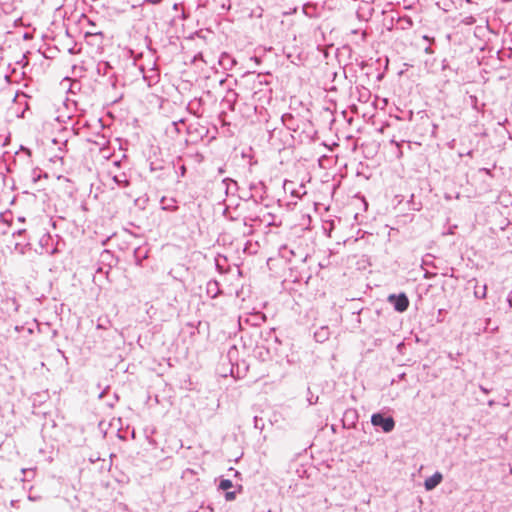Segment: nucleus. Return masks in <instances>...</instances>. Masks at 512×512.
Here are the masks:
<instances>
[{
  "label": "nucleus",
  "mask_w": 512,
  "mask_h": 512,
  "mask_svg": "<svg viewBox=\"0 0 512 512\" xmlns=\"http://www.w3.org/2000/svg\"><path fill=\"white\" fill-rule=\"evenodd\" d=\"M253 88L255 89L253 92L255 102L264 104L271 100L272 89L269 87V82L264 75H257Z\"/></svg>",
  "instance_id": "obj_1"
},
{
  "label": "nucleus",
  "mask_w": 512,
  "mask_h": 512,
  "mask_svg": "<svg viewBox=\"0 0 512 512\" xmlns=\"http://www.w3.org/2000/svg\"><path fill=\"white\" fill-rule=\"evenodd\" d=\"M192 160L196 163H201L204 160V157L201 153H194V154H186L185 156H178L175 160L171 162V165L173 166L172 172H175L177 174V181L179 182V179L184 177L187 172L186 168V160Z\"/></svg>",
  "instance_id": "obj_2"
},
{
  "label": "nucleus",
  "mask_w": 512,
  "mask_h": 512,
  "mask_svg": "<svg viewBox=\"0 0 512 512\" xmlns=\"http://www.w3.org/2000/svg\"><path fill=\"white\" fill-rule=\"evenodd\" d=\"M150 172L154 174L158 180H165L170 177L173 166L171 162H166L162 159H156L150 162Z\"/></svg>",
  "instance_id": "obj_3"
},
{
  "label": "nucleus",
  "mask_w": 512,
  "mask_h": 512,
  "mask_svg": "<svg viewBox=\"0 0 512 512\" xmlns=\"http://www.w3.org/2000/svg\"><path fill=\"white\" fill-rule=\"evenodd\" d=\"M373 426L381 427L385 433L391 432L395 427V421L391 416L384 417L381 413H374L371 416Z\"/></svg>",
  "instance_id": "obj_4"
},
{
  "label": "nucleus",
  "mask_w": 512,
  "mask_h": 512,
  "mask_svg": "<svg viewBox=\"0 0 512 512\" xmlns=\"http://www.w3.org/2000/svg\"><path fill=\"white\" fill-rule=\"evenodd\" d=\"M85 23L88 25V28L84 31V38L87 43H91L89 38H97L100 42L103 41L104 34L102 31L96 28V24L92 22L86 15H82L81 24L84 26Z\"/></svg>",
  "instance_id": "obj_5"
},
{
  "label": "nucleus",
  "mask_w": 512,
  "mask_h": 512,
  "mask_svg": "<svg viewBox=\"0 0 512 512\" xmlns=\"http://www.w3.org/2000/svg\"><path fill=\"white\" fill-rule=\"evenodd\" d=\"M250 196L255 203L262 202L266 196V185L262 181L251 182L249 184Z\"/></svg>",
  "instance_id": "obj_6"
},
{
  "label": "nucleus",
  "mask_w": 512,
  "mask_h": 512,
  "mask_svg": "<svg viewBox=\"0 0 512 512\" xmlns=\"http://www.w3.org/2000/svg\"><path fill=\"white\" fill-rule=\"evenodd\" d=\"M388 302L393 305L394 309L397 312H404L409 307V299L405 293H400L398 295L391 294L388 296Z\"/></svg>",
  "instance_id": "obj_7"
},
{
  "label": "nucleus",
  "mask_w": 512,
  "mask_h": 512,
  "mask_svg": "<svg viewBox=\"0 0 512 512\" xmlns=\"http://www.w3.org/2000/svg\"><path fill=\"white\" fill-rule=\"evenodd\" d=\"M285 127L293 132L300 130V124H304V121L294 116L292 113H285L281 118Z\"/></svg>",
  "instance_id": "obj_8"
},
{
  "label": "nucleus",
  "mask_w": 512,
  "mask_h": 512,
  "mask_svg": "<svg viewBox=\"0 0 512 512\" xmlns=\"http://www.w3.org/2000/svg\"><path fill=\"white\" fill-rule=\"evenodd\" d=\"M187 109L191 114L201 117L203 114L202 99L194 98L188 103Z\"/></svg>",
  "instance_id": "obj_9"
},
{
  "label": "nucleus",
  "mask_w": 512,
  "mask_h": 512,
  "mask_svg": "<svg viewBox=\"0 0 512 512\" xmlns=\"http://www.w3.org/2000/svg\"><path fill=\"white\" fill-rule=\"evenodd\" d=\"M442 479V474L440 472H435L432 476L428 477L425 480V489L428 491L433 490L436 486H438L441 483Z\"/></svg>",
  "instance_id": "obj_10"
},
{
  "label": "nucleus",
  "mask_w": 512,
  "mask_h": 512,
  "mask_svg": "<svg viewBox=\"0 0 512 512\" xmlns=\"http://www.w3.org/2000/svg\"><path fill=\"white\" fill-rule=\"evenodd\" d=\"M206 294L214 299L221 294L220 286L218 281L209 280L206 284Z\"/></svg>",
  "instance_id": "obj_11"
},
{
  "label": "nucleus",
  "mask_w": 512,
  "mask_h": 512,
  "mask_svg": "<svg viewBox=\"0 0 512 512\" xmlns=\"http://www.w3.org/2000/svg\"><path fill=\"white\" fill-rule=\"evenodd\" d=\"M161 208L165 211L175 212L178 210L177 201L174 198L162 197Z\"/></svg>",
  "instance_id": "obj_12"
},
{
  "label": "nucleus",
  "mask_w": 512,
  "mask_h": 512,
  "mask_svg": "<svg viewBox=\"0 0 512 512\" xmlns=\"http://www.w3.org/2000/svg\"><path fill=\"white\" fill-rule=\"evenodd\" d=\"M112 179L119 188H125L130 185V181L125 173L115 174Z\"/></svg>",
  "instance_id": "obj_13"
},
{
  "label": "nucleus",
  "mask_w": 512,
  "mask_h": 512,
  "mask_svg": "<svg viewBox=\"0 0 512 512\" xmlns=\"http://www.w3.org/2000/svg\"><path fill=\"white\" fill-rule=\"evenodd\" d=\"M397 25L402 30H408V29L412 28L413 20L411 19V17L405 15V16L399 17V19L397 21Z\"/></svg>",
  "instance_id": "obj_14"
},
{
  "label": "nucleus",
  "mask_w": 512,
  "mask_h": 512,
  "mask_svg": "<svg viewBox=\"0 0 512 512\" xmlns=\"http://www.w3.org/2000/svg\"><path fill=\"white\" fill-rule=\"evenodd\" d=\"M357 419V412L355 410H347L345 413H344V422L346 421H350V423L348 424V427L354 425L355 421ZM344 426H346V423H344Z\"/></svg>",
  "instance_id": "obj_15"
},
{
  "label": "nucleus",
  "mask_w": 512,
  "mask_h": 512,
  "mask_svg": "<svg viewBox=\"0 0 512 512\" xmlns=\"http://www.w3.org/2000/svg\"><path fill=\"white\" fill-rule=\"evenodd\" d=\"M474 295L476 298L485 299L487 295V285L484 284L482 286H475Z\"/></svg>",
  "instance_id": "obj_16"
},
{
  "label": "nucleus",
  "mask_w": 512,
  "mask_h": 512,
  "mask_svg": "<svg viewBox=\"0 0 512 512\" xmlns=\"http://www.w3.org/2000/svg\"><path fill=\"white\" fill-rule=\"evenodd\" d=\"M314 336H315L316 341H318V342L325 341L328 336V328L321 327L320 330L315 332Z\"/></svg>",
  "instance_id": "obj_17"
},
{
  "label": "nucleus",
  "mask_w": 512,
  "mask_h": 512,
  "mask_svg": "<svg viewBox=\"0 0 512 512\" xmlns=\"http://www.w3.org/2000/svg\"><path fill=\"white\" fill-rule=\"evenodd\" d=\"M233 487V483L229 479H222L219 483L218 488L223 491H227L228 489Z\"/></svg>",
  "instance_id": "obj_18"
},
{
  "label": "nucleus",
  "mask_w": 512,
  "mask_h": 512,
  "mask_svg": "<svg viewBox=\"0 0 512 512\" xmlns=\"http://www.w3.org/2000/svg\"><path fill=\"white\" fill-rule=\"evenodd\" d=\"M111 326V322L108 319H98L97 328L98 329H108Z\"/></svg>",
  "instance_id": "obj_19"
},
{
  "label": "nucleus",
  "mask_w": 512,
  "mask_h": 512,
  "mask_svg": "<svg viewBox=\"0 0 512 512\" xmlns=\"http://www.w3.org/2000/svg\"><path fill=\"white\" fill-rule=\"evenodd\" d=\"M390 143H391V144H394V145H395V147H396V152H395L396 157H397V158H401V157H402V155H403L402 150H401V143H400V142H398V141H396L394 138H392V139L390 140Z\"/></svg>",
  "instance_id": "obj_20"
},
{
  "label": "nucleus",
  "mask_w": 512,
  "mask_h": 512,
  "mask_svg": "<svg viewBox=\"0 0 512 512\" xmlns=\"http://www.w3.org/2000/svg\"><path fill=\"white\" fill-rule=\"evenodd\" d=\"M281 254H282V257H285L290 260L288 255H294V252H293V250H289L287 247H283L281 249Z\"/></svg>",
  "instance_id": "obj_21"
},
{
  "label": "nucleus",
  "mask_w": 512,
  "mask_h": 512,
  "mask_svg": "<svg viewBox=\"0 0 512 512\" xmlns=\"http://www.w3.org/2000/svg\"><path fill=\"white\" fill-rule=\"evenodd\" d=\"M236 498V492L235 491H227L225 493V499L227 501H233Z\"/></svg>",
  "instance_id": "obj_22"
},
{
  "label": "nucleus",
  "mask_w": 512,
  "mask_h": 512,
  "mask_svg": "<svg viewBox=\"0 0 512 512\" xmlns=\"http://www.w3.org/2000/svg\"><path fill=\"white\" fill-rule=\"evenodd\" d=\"M139 253H140V249H136V250H135V257H136V259H137V263H138V264H141L142 259H143V258H146V257H147V255H146V254H144L143 256H140V255H139Z\"/></svg>",
  "instance_id": "obj_23"
},
{
  "label": "nucleus",
  "mask_w": 512,
  "mask_h": 512,
  "mask_svg": "<svg viewBox=\"0 0 512 512\" xmlns=\"http://www.w3.org/2000/svg\"><path fill=\"white\" fill-rule=\"evenodd\" d=\"M89 41L91 42V43H89L90 45H97V46H99L102 43L97 38H89Z\"/></svg>",
  "instance_id": "obj_24"
},
{
  "label": "nucleus",
  "mask_w": 512,
  "mask_h": 512,
  "mask_svg": "<svg viewBox=\"0 0 512 512\" xmlns=\"http://www.w3.org/2000/svg\"><path fill=\"white\" fill-rule=\"evenodd\" d=\"M291 194H292L293 196H296V197H298V198H301V196H302V195H304V194H306V192H305V191H303V192L301 193L300 191H295V190H293V191L291 192Z\"/></svg>",
  "instance_id": "obj_25"
},
{
  "label": "nucleus",
  "mask_w": 512,
  "mask_h": 512,
  "mask_svg": "<svg viewBox=\"0 0 512 512\" xmlns=\"http://www.w3.org/2000/svg\"><path fill=\"white\" fill-rule=\"evenodd\" d=\"M183 122H184V121H183V119H180L179 121H173V122H172V125L174 126V128H175V130H176L177 132H179L178 124H179V123H183Z\"/></svg>",
  "instance_id": "obj_26"
},
{
  "label": "nucleus",
  "mask_w": 512,
  "mask_h": 512,
  "mask_svg": "<svg viewBox=\"0 0 512 512\" xmlns=\"http://www.w3.org/2000/svg\"><path fill=\"white\" fill-rule=\"evenodd\" d=\"M223 183L227 184V189L229 188L228 183H231V184H233V185H236V184H237V183H236V181H234V180H232V179H230V178H226V179H224V180H223Z\"/></svg>",
  "instance_id": "obj_27"
},
{
  "label": "nucleus",
  "mask_w": 512,
  "mask_h": 512,
  "mask_svg": "<svg viewBox=\"0 0 512 512\" xmlns=\"http://www.w3.org/2000/svg\"><path fill=\"white\" fill-rule=\"evenodd\" d=\"M422 39H423V40H425V41H427V42H429L430 44H431V43H434V41H435V39H434V38H431V37H429L428 35H423Z\"/></svg>",
  "instance_id": "obj_28"
},
{
  "label": "nucleus",
  "mask_w": 512,
  "mask_h": 512,
  "mask_svg": "<svg viewBox=\"0 0 512 512\" xmlns=\"http://www.w3.org/2000/svg\"><path fill=\"white\" fill-rule=\"evenodd\" d=\"M424 52H425L426 54L431 55V54H433V53H434V50H433V49L431 48V46L429 45V46H427V47L424 49Z\"/></svg>",
  "instance_id": "obj_29"
},
{
  "label": "nucleus",
  "mask_w": 512,
  "mask_h": 512,
  "mask_svg": "<svg viewBox=\"0 0 512 512\" xmlns=\"http://www.w3.org/2000/svg\"><path fill=\"white\" fill-rule=\"evenodd\" d=\"M232 96L233 97V101L236 100L237 98V94L235 92H232V91H229L226 98L229 99V97Z\"/></svg>",
  "instance_id": "obj_30"
},
{
  "label": "nucleus",
  "mask_w": 512,
  "mask_h": 512,
  "mask_svg": "<svg viewBox=\"0 0 512 512\" xmlns=\"http://www.w3.org/2000/svg\"><path fill=\"white\" fill-rule=\"evenodd\" d=\"M236 352H237V349H236V347H235V346H233V347L229 350V352H228V356H229V358L231 359V358H232V355H233L234 353H236Z\"/></svg>",
  "instance_id": "obj_31"
},
{
  "label": "nucleus",
  "mask_w": 512,
  "mask_h": 512,
  "mask_svg": "<svg viewBox=\"0 0 512 512\" xmlns=\"http://www.w3.org/2000/svg\"><path fill=\"white\" fill-rule=\"evenodd\" d=\"M479 389L484 393V394H488L490 393V389L484 387L483 385H479Z\"/></svg>",
  "instance_id": "obj_32"
},
{
  "label": "nucleus",
  "mask_w": 512,
  "mask_h": 512,
  "mask_svg": "<svg viewBox=\"0 0 512 512\" xmlns=\"http://www.w3.org/2000/svg\"><path fill=\"white\" fill-rule=\"evenodd\" d=\"M507 302H508L509 306L512 307V290L510 291V293L507 297Z\"/></svg>",
  "instance_id": "obj_33"
},
{
  "label": "nucleus",
  "mask_w": 512,
  "mask_h": 512,
  "mask_svg": "<svg viewBox=\"0 0 512 512\" xmlns=\"http://www.w3.org/2000/svg\"><path fill=\"white\" fill-rule=\"evenodd\" d=\"M424 277H425V278H430V277H432V274H430V273L426 272V273H425V275H424Z\"/></svg>",
  "instance_id": "obj_34"
},
{
  "label": "nucleus",
  "mask_w": 512,
  "mask_h": 512,
  "mask_svg": "<svg viewBox=\"0 0 512 512\" xmlns=\"http://www.w3.org/2000/svg\"><path fill=\"white\" fill-rule=\"evenodd\" d=\"M494 404H495L494 400H489V401H488V405H489V406H493Z\"/></svg>",
  "instance_id": "obj_35"
},
{
  "label": "nucleus",
  "mask_w": 512,
  "mask_h": 512,
  "mask_svg": "<svg viewBox=\"0 0 512 512\" xmlns=\"http://www.w3.org/2000/svg\"><path fill=\"white\" fill-rule=\"evenodd\" d=\"M114 165L118 167L119 166V161H115Z\"/></svg>",
  "instance_id": "obj_36"
}]
</instances>
